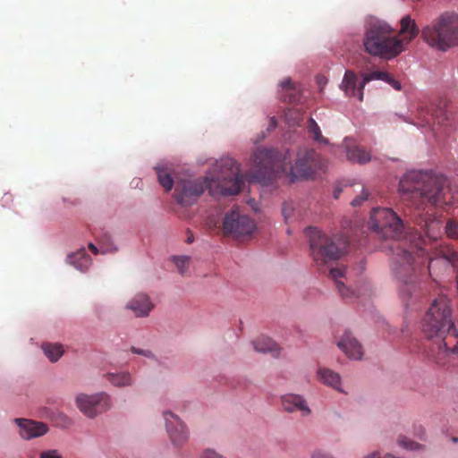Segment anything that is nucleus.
<instances>
[{"label":"nucleus","instance_id":"1","mask_svg":"<svg viewBox=\"0 0 458 458\" xmlns=\"http://www.w3.org/2000/svg\"><path fill=\"white\" fill-rule=\"evenodd\" d=\"M369 224L376 237L386 242L381 249H388L392 253L391 269L400 283V293L410 297L428 260L421 246L424 240L411 236L408 243L403 222L392 208H374Z\"/></svg>","mask_w":458,"mask_h":458},{"label":"nucleus","instance_id":"2","mask_svg":"<svg viewBox=\"0 0 458 458\" xmlns=\"http://www.w3.org/2000/svg\"><path fill=\"white\" fill-rule=\"evenodd\" d=\"M422 330L431 340L428 355L437 364L444 366L452 354L458 356V320H453L448 297L439 295L433 301L424 317Z\"/></svg>","mask_w":458,"mask_h":458},{"label":"nucleus","instance_id":"3","mask_svg":"<svg viewBox=\"0 0 458 458\" xmlns=\"http://www.w3.org/2000/svg\"><path fill=\"white\" fill-rule=\"evenodd\" d=\"M221 167L229 170L228 174L222 180L206 177L177 182L174 190L177 202L182 206H190L205 190H208L212 196H230L240 193L243 188L244 180L240 173L238 163L232 158H225L222 161Z\"/></svg>","mask_w":458,"mask_h":458},{"label":"nucleus","instance_id":"4","mask_svg":"<svg viewBox=\"0 0 458 458\" xmlns=\"http://www.w3.org/2000/svg\"><path fill=\"white\" fill-rule=\"evenodd\" d=\"M446 180L421 171H412L400 181V191L420 208L426 202L437 206L445 203V184Z\"/></svg>","mask_w":458,"mask_h":458},{"label":"nucleus","instance_id":"5","mask_svg":"<svg viewBox=\"0 0 458 458\" xmlns=\"http://www.w3.org/2000/svg\"><path fill=\"white\" fill-rule=\"evenodd\" d=\"M365 51L371 55L391 58L403 50V43L384 21H375L366 30L363 39Z\"/></svg>","mask_w":458,"mask_h":458},{"label":"nucleus","instance_id":"6","mask_svg":"<svg viewBox=\"0 0 458 458\" xmlns=\"http://www.w3.org/2000/svg\"><path fill=\"white\" fill-rule=\"evenodd\" d=\"M421 37L430 47L441 51L458 46V14L441 15L423 28Z\"/></svg>","mask_w":458,"mask_h":458},{"label":"nucleus","instance_id":"7","mask_svg":"<svg viewBox=\"0 0 458 458\" xmlns=\"http://www.w3.org/2000/svg\"><path fill=\"white\" fill-rule=\"evenodd\" d=\"M307 235L311 256L318 265H324L340 259L348 246L345 237H329L316 227H309Z\"/></svg>","mask_w":458,"mask_h":458},{"label":"nucleus","instance_id":"8","mask_svg":"<svg viewBox=\"0 0 458 458\" xmlns=\"http://www.w3.org/2000/svg\"><path fill=\"white\" fill-rule=\"evenodd\" d=\"M287 154L281 155L273 149L261 148L254 153L253 162L264 176H275L285 172L290 165Z\"/></svg>","mask_w":458,"mask_h":458},{"label":"nucleus","instance_id":"9","mask_svg":"<svg viewBox=\"0 0 458 458\" xmlns=\"http://www.w3.org/2000/svg\"><path fill=\"white\" fill-rule=\"evenodd\" d=\"M324 167V161L314 149L303 148L297 153L295 164L291 166V174L296 179L310 178Z\"/></svg>","mask_w":458,"mask_h":458},{"label":"nucleus","instance_id":"10","mask_svg":"<svg viewBox=\"0 0 458 458\" xmlns=\"http://www.w3.org/2000/svg\"><path fill=\"white\" fill-rule=\"evenodd\" d=\"M255 229L254 220L238 210H232L227 213L223 221L224 233L237 239L250 235Z\"/></svg>","mask_w":458,"mask_h":458},{"label":"nucleus","instance_id":"11","mask_svg":"<svg viewBox=\"0 0 458 458\" xmlns=\"http://www.w3.org/2000/svg\"><path fill=\"white\" fill-rule=\"evenodd\" d=\"M76 404L85 416L92 419L108 411L111 407V400L104 392L91 395L81 394L76 397Z\"/></svg>","mask_w":458,"mask_h":458},{"label":"nucleus","instance_id":"12","mask_svg":"<svg viewBox=\"0 0 458 458\" xmlns=\"http://www.w3.org/2000/svg\"><path fill=\"white\" fill-rule=\"evenodd\" d=\"M163 416L173 444L176 446L183 445L188 439V432L185 425L177 415L171 411H165Z\"/></svg>","mask_w":458,"mask_h":458},{"label":"nucleus","instance_id":"13","mask_svg":"<svg viewBox=\"0 0 458 458\" xmlns=\"http://www.w3.org/2000/svg\"><path fill=\"white\" fill-rule=\"evenodd\" d=\"M456 267L458 264L457 252L449 246H442L436 249L435 257L428 259V270L432 276V271L438 265Z\"/></svg>","mask_w":458,"mask_h":458},{"label":"nucleus","instance_id":"14","mask_svg":"<svg viewBox=\"0 0 458 458\" xmlns=\"http://www.w3.org/2000/svg\"><path fill=\"white\" fill-rule=\"evenodd\" d=\"M14 421L20 428V436L26 440L39 437L48 431V426L44 422L28 419H15Z\"/></svg>","mask_w":458,"mask_h":458},{"label":"nucleus","instance_id":"15","mask_svg":"<svg viewBox=\"0 0 458 458\" xmlns=\"http://www.w3.org/2000/svg\"><path fill=\"white\" fill-rule=\"evenodd\" d=\"M418 114L419 118H420L422 122L428 125H431L432 123H436L439 125H446L450 119L446 107L441 106L430 109L428 107L420 106L418 109Z\"/></svg>","mask_w":458,"mask_h":458},{"label":"nucleus","instance_id":"16","mask_svg":"<svg viewBox=\"0 0 458 458\" xmlns=\"http://www.w3.org/2000/svg\"><path fill=\"white\" fill-rule=\"evenodd\" d=\"M337 346L350 358L360 360L363 356V349L359 341L349 331L344 332L337 343Z\"/></svg>","mask_w":458,"mask_h":458},{"label":"nucleus","instance_id":"17","mask_svg":"<svg viewBox=\"0 0 458 458\" xmlns=\"http://www.w3.org/2000/svg\"><path fill=\"white\" fill-rule=\"evenodd\" d=\"M282 406L287 412L300 411L301 416L306 417L311 413V410L305 399L299 394H288L282 396Z\"/></svg>","mask_w":458,"mask_h":458},{"label":"nucleus","instance_id":"18","mask_svg":"<svg viewBox=\"0 0 458 458\" xmlns=\"http://www.w3.org/2000/svg\"><path fill=\"white\" fill-rule=\"evenodd\" d=\"M416 224L425 233L426 237L431 241H436L442 235L445 229L443 222L436 217H419Z\"/></svg>","mask_w":458,"mask_h":458},{"label":"nucleus","instance_id":"19","mask_svg":"<svg viewBox=\"0 0 458 458\" xmlns=\"http://www.w3.org/2000/svg\"><path fill=\"white\" fill-rule=\"evenodd\" d=\"M360 81L352 71H346L341 84L342 89L348 97L357 96L360 101L363 99V89L360 90Z\"/></svg>","mask_w":458,"mask_h":458},{"label":"nucleus","instance_id":"20","mask_svg":"<svg viewBox=\"0 0 458 458\" xmlns=\"http://www.w3.org/2000/svg\"><path fill=\"white\" fill-rule=\"evenodd\" d=\"M127 308L131 310L137 317H146L153 309V304L148 296L140 293L129 301Z\"/></svg>","mask_w":458,"mask_h":458},{"label":"nucleus","instance_id":"21","mask_svg":"<svg viewBox=\"0 0 458 458\" xmlns=\"http://www.w3.org/2000/svg\"><path fill=\"white\" fill-rule=\"evenodd\" d=\"M420 32L419 27L417 26L414 20L410 15L404 16L401 20L400 35L403 37V43L408 44L413 38H415Z\"/></svg>","mask_w":458,"mask_h":458},{"label":"nucleus","instance_id":"22","mask_svg":"<svg viewBox=\"0 0 458 458\" xmlns=\"http://www.w3.org/2000/svg\"><path fill=\"white\" fill-rule=\"evenodd\" d=\"M345 268L344 267H335L330 269V276L335 282L336 287L344 299H350L355 296H359L356 294L354 290H351L349 287L345 286L343 282L340 281L341 278L345 276Z\"/></svg>","mask_w":458,"mask_h":458},{"label":"nucleus","instance_id":"23","mask_svg":"<svg viewBox=\"0 0 458 458\" xmlns=\"http://www.w3.org/2000/svg\"><path fill=\"white\" fill-rule=\"evenodd\" d=\"M255 351L262 353L270 352L274 357L280 354V348L271 338L261 335L252 342Z\"/></svg>","mask_w":458,"mask_h":458},{"label":"nucleus","instance_id":"24","mask_svg":"<svg viewBox=\"0 0 458 458\" xmlns=\"http://www.w3.org/2000/svg\"><path fill=\"white\" fill-rule=\"evenodd\" d=\"M67 262L81 272H85L91 265V258L84 249L67 257Z\"/></svg>","mask_w":458,"mask_h":458},{"label":"nucleus","instance_id":"25","mask_svg":"<svg viewBox=\"0 0 458 458\" xmlns=\"http://www.w3.org/2000/svg\"><path fill=\"white\" fill-rule=\"evenodd\" d=\"M318 377L320 382L329 386L339 392H344L341 388V377L338 373L326 368L318 370Z\"/></svg>","mask_w":458,"mask_h":458},{"label":"nucleus","instance_id":"26","mask_svg":"<svg viewBox=\"0 0 458 458\" xmlns=\"http://www.w3.org/2000/svg\"><path fill=\"white\" fill-rule=\"evenodd\" d=\"M106 377L113 386L118 387L129 386L133 383L131 375L126 371L119 373H107Z\"/></svg>","mask_w":458,"mask_h":458},{"label":"nucleus","instance_id":"27","mask_svg":"<svg viewBox=\"0 0 458 458\" xmlns=\"http://www.w3.org/2000/svg\"><path fill=\"white\" fill-rule=\"evenodd\" d=\"M346 155L348 160L353 163L366 164L371 159L369 152L357 146L348 147Z\"/></svg>","mask_w":458,"mask_h":458},{"label":"nucleus","instance_id":"28","mask_svg":"<svg viewBox=\"0 0 458 458\" xmlns=\"http://www.w3.org/2000/svg\"><path fill=\"white\" fill-rule=\"evenodd\" d=\"M42 349L45 355L52 362H55L64 353L63 345L59 344H44Z\"/></svg>","mask_w":458,"mask_h":458},{"label":"nucleus","instance_id":"29","mask_svg":"<svg viewBox=\"0 0 458 458\" xmlns=\"http://www.w3.org/2000/svg\"><path fill=\"white\" fill-rule=\"evenodd\" d=\"M281 86L283 89L287 92V95L284 97V101H288L289 103H295L300 101L299 91L293 87L291 79L284 80L281 82Z\"/></svg>","mask_w":458,"mask_h":458},{"label":"nucleus","instance_id":"30","mask_svg":"<svg viewBox=\"0 0 458 458\" xmlns=\"http://www.w3.org/2000/svg\"><path fill=\"white\" fill-rule=\"evenodd\" d=\"M157 174L159 183L165 190V191H171L174 186V180L167 170L157 168Z\"/></svg>","mask_w":458,"mask_h":458},{"label":"nucleus","instance_id":"31","mask_svg":"<svg viewBox=\"0 0 458 458\" xmlns=\"http://www.w3.org/2000/svg\"><path fill=\"white\" fill-rule=\"evenodd\" d=\"M388 79H389V73H387L386 72L375 71V72H372L369 73H365V74H363L362 79L360 81V90L363 89L365 85L370 81L381 80V81H386Z\"/></svg>","mask_w":458,"mask_h":458},{"label":"nucleus","instance_id":"32","mask_svg":"<svg viewBox=\"0 0 458 458\" xmlns=\"http://www.w3.org/2000/svg\"><path fill=\"white\" fill-rule=\"evenodd\" d=\"M445 233L449 239L458 241V221L449 218L445 225Z\"/></svg>","mask_w":458,"mask_h":458},{"label":"nucleus","instance_id":"33","mask_svg":"<svg viewBox=\"0 0 458 458\" xmlns=\"http://www.w3.org/2000/svg\"><path fill=\"white\" fill-rule=\"evenodd\" d=\"M173 261L174 262L178 272L181 275H184L189 268L191 258L188 256L173 257Z\"/></svg>","mask_w":458,"mask_h":458},{"label":"nucleus","instance_id":"34","mask_svg":"<svg viewBox=\"0 0 458 458\" xmlns=\"http://www.w3.org/2000/svg\"><path fill=\"white\" fill-rule=\"evenodd\" d=\"M308 123L309 131L313 134V139L317 141L327 143V140L322 136L320 128L315 120L310 118Z\"/></svg>","mask_w":458,"mask_h":458},{"label":"nucleus","instance_id":"35","mask_svg":"<svg viewBox=\"0 0 458 458\" xmlns=\"http://www.w3.org/2000/svg\"><path fill=\"white\" fill-rule=\"evenodd\" d=\"M398 444L401 446L412 451L419 450L422 447V445H420L419 443L410 440L408 437L404 436H400L398 437Z\"/></svg>","mask_w":458,"mask_h":458},{"label":"nucleus","instance_id":"36","mask_svg":"<svg viewBox=\"0 0 458 458\" xmlns=\"http://www.w3.org/2000/svg\"><path fill=\"white\" fill-rule=\"evenodd\" d=\"M39 458H63L58 450L49 449L40 453Z\"/></svg>","mask_w":458,"mask_h":458},{"label":"nucleus","instance_id":"37","mask_svg":"<svg viewBox=\"0 0 458 458\" xmlns=\"http://www.w3.org/2000/svg\"><path fill=\"white\" fill-rule=\"evenodd\" d=\"M369 192L367 191H365L364 189L362 190V192L360 193V195L357 196L352 202V206L353 207H358L360 205H361V203L365 200H367L369 199Z\"/></svg>","mask_w":458,"mask_h":458},{"label":"nucleus","instance_id":"38","mask_svg":"<svg viewBox=\"0 0 458 458\" xmlns=\"http://www.w3.org/2000/svg\"><path fill=\"white\" fill-rule=\"evenodd\" d=\"M310 458H335L331 454L323 450H315Z\"/></svg>","mask_w":458,"mask_h":458},{"label":"nucleus","instance_id":"39","mask_svg":"<svg viewBox=\"0 0 458 458\" xmlns=\"http://www.w3.org/2000/svg\"><path fill=\"white\" fill-rule=\"evenodd\" d=\"M131 352H133L135 354H140V355H143V356H146V357L152 356L151 352L148 351V350H142V349H139V348H136V347H131Z\"/></svg>","mask_w":458,"mask_h":458},{"label":"nucleus","instance_id":"40","mask_svg":"<svg viewBox=\"0 0 458 458\" xmlns=\"http://www.w3.org/2000/svg\"><path fill=\"white\" fill-rule=\"evenodd\" d=\"M199 458H224V457L221 456L220 454L215 453L214 451L207 450L206 452H204L201 454V456Z\"/></svg>","mask_w":458,"mask_h":458},{"label":"nucleus","instance_id":"41","mask_svg":"<svg viewBox=\"0 0 458 458\" xmlns=\"http://www.w3.org/2000/svg\"><path fill=\"white\" fill-rule=\"evenodd\" d=\"M386 82L390 84L396 90H400L402 88L401 83L399 81H395L394 79H393L390 75H389V79L386 80Z\"/></svg>","mask_w":458,"mask_h":458},{"label":"nucleus","instance_id":"42","mask_svg":"<svg viewBox=\"0 0 458 458\" xmlns=\"http://www.w3.org/2000/svg\"><path fill=\"white\" fill-rule=\"evenodd\" d=\"M414 430H415V435H416L419 438L422 439V438H423V436H424V434H425V430H424L423 427H422L421 425L415 426V427H414Z\"/></svg>","mask_w":458,"mask_h":458},{"label":"nucleus","instance_id":"43","mask_svg":"<svg viewBox=\"0 0 458 458\" xmlns=\"http://www.w3.org/2000/svg\"><path fill=\"white\" fill-rule=\"evenodd\" d=\"M89 249L96 255L99 252L98 249L93 243L89 244Z\"/></svg>","mask_w":458,"mask_h":458},{"label":"nucleus","instance_id":"44","mask_svg":"<svg viewBox=\"0 0 458 458\" xmlns=\"http://www.w3.org/2000/svg\"><path fill=\"white\" fill-rule=\"evenodd\" d=\"M276 125H277L276 119L275 117H272L270 119L269 129H274L276 127Z\"/></svg>","mask_w":458,"mask_h":458},{"label":"nucleus","instance_id":"45","mask_svg":"<svg viewBox=\"0 0 458 458\" xmlns=\"http://www.w3.org/2000/svg\"><path fill=\"white\" fill-rule=\"evenodd\" d=\"M341 192H342V190H341V189H335V190L334 191V197H335V199H338V198H339V196H340V194H341Z\"/></svg>","mask_w":458,"mask_h":458},{"label":"nucleus","instance_id":"46","mask_svg":"<svg viewBox=\"0 0 458 458\" xmlns=\"http://www.w3.org/2000/svg\"><path fill=\"white\" fill-rule=\"evenodd\" d=\"M192 242H193V236H192V235H191V236H189V237L187 238V242H188V243H191Z\"/></svg>","mask_w":458,"mask_h":458},{"label":"nucleus","instance_id":"47","mask_svg":"<svg viewBox=\"0 0 458 458\" xmlns=\"http://www.w3.org/2000/svg\"><path fill=\"white\" fill-rule=\"evenodd\" d=\"M453 441L457 442L458 441L457 437H453Z\"/></svg>","mask_w":458,"mask_h":458}]
</instances>
